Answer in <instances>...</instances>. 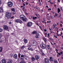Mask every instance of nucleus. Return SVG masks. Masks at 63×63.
<instances>
[{
    "label": "nucleus",
    "mask_w": 63,
    "mask_h": 63,
    "mask_svg": "<svg viewBox=\"0 0 63 63\" xmlns=\"http://www.w3.org/2000/svg\"><path fill=\"white\" fill-rule=\"evenodd\" d=\"M12 14L11 13L6 12V17L7 18L9 19L11 16Z\"/></svg>",
    "instance_id": "nucleus-1"
},
{
    "label": "nucleus",
    "mask_w": 63,
    "mask_h": 63,
    "mask_svg": "<svg viewBox=\"0 0 63 63\" xmlns=\"http://www.w3.org/2000/svg\"><path fill=\"white\" fill-rule=\"evenodd\" d=\"M40 47L42 49H46V45L44 43L41 44Z\"/></svg>",
    "instance_id": "nucleus-2"
},
{
    "label": "nucleus",
    "mask_w": 63,
    "mask_h": 63,
    "mask_svg": "<svg viewBox=\"0 0 63 63\" xmlns=\"http://www.w3.org/2000/svg\"><path fill=\"white\" fill-rule=\"evenodd\" d=\"M33 25V23L32 22H29L27 24V27H31Z\"/></svg>",
    "instance_id": "nucleus-3"
},
{
    "label": "nucleus",
    "mask_w": 63,
    "mask_h": 63,
    "mask_svg": "<svg viewBox=\"0 0 63 63\" xmlns=\"http://www.w3.org/2000/svg\"><path fill=\"white\" fill-rule=\"evenodd\" d=\"M8 5L9 7H11L13 6V2L11 1H9L8 2Z\"/></svg>",
    "instance_id": "nucleus-4"
},
{
    "label": "nucleus",
    "mask_w": 63,
    "mask_h": 63,
    "mask_svg": "<svg viewBox=\"0 0 63 63\" xmlns=\"http://www.w3.org/2000/svg\"><path fill=\"white\" fill-rule=\"evenodd\" d=\"M15 21L17 23H20L21 24L22 23H23L21 20L19 19H17L15 20Z\"/></svg>",
    "instance_id": "nucleus-5"
},
{
    "label": "nucleus",
    "mask_w": 63,
    "mask_h": 63,
    "mask_svg": "<svg viewBox=\"0 0 63 63\" xmlns=\"http://www.w3.org/2000/svg\"><path fill=\"white\" fill-rule=\"evenodd\" d=\"M49 60L47 58H45V62H43V63H49Z\"/></svg>",
    "instance_id": "nucleus-6"
},
{
    "label": "nucleus",
    "mask_w": 63,
    "mask_h": 63,
    "mask_svg": "<svg viewBox=\"0 0 63 63\" xmlns=\"http://www.w3.org/2000/svg\"><path fill=\"white\" fill-rule=\"evenodd\" d=\"M4 29L5 30H7L8 29V26L7 25H4L3 26Z\"/></svg>",
    "instance_id": "nucleus-7"
},
{
    "label": "nucleus",
    "mask_w": 63,
    "mask_h": 63,
    "mask_svg": "<svg viewBox=\"0 0 63 63\" xmlns=\"http://www.w3.org/2000/svg\"><path fill=\"white\" fill-rule=\"evenodd\" d=\"M20 17L21 19L24 21V15H21L20 16Z\"/></svg>",
    "instance_id": "nucleus-8"
},
{
    "label": "nucleus",
    "mask_w": 63,
    "mask_h": 63,
    "mask_svg": "<svg viewBox=\"0 0 63 63\" xmlns=\"http://www.w3.org/2000/svg\"><path fill=\"white\" fill-rule=\"evenodd\" d=\"M37 45V43L36 42L33 41L32 42V45L33 46H36Z\"/></svg>",
    "instance_id": "nucleus-9"
},
{
    "label": "nucleus",
    "mask_w": 63,
    "mask_h": 63,
    "mask_svg": "<svg viewBox=\"0 0 63 63\" xmlns=\"http://www.w3.org/2000/svg\"><path fill=\"white\" fill-rule=\"evenodd\" d=\"M37 17L36 16H34L33 17V16H31V18H32V19H33V20H35V19H37Z\"/></svg>",
    "instance_id": "nucleus-10"
},
{
    "label": "nucleus",
    "mask_w": 63,
    "mask_h": 63,
    "mask_svg": "<svg viewBox=\"0 0 63 63\" xmlns=\"http://www.w3.org/2000/svg\"><path fill=\"white\" fill-rule=\"evenodd\" d=\"M14 57L15 59H17V55L16 54H15L14 55Z\"/></svg>",
    "instance_id": "nucleus-11"
},
{
    "label": "nucleus",
    "mask_w": 63,
    "mask_h": 63,
    "mask_svg": "<svg viewBox=\"0 0 63 63\" xmlns=\"http://www.w3.org/2000/svg\"><path fill=\"white\" fill-rule=\"evenodd\" d=\"M7 63H13V60L12 59L9 60Z\"/></svg>",
    "instance_id": "nucleus-12"
},
{
    "label": "nucleus",
    "mask_w": 63,
    "mask_h": 63,
    "mask_svg": "<svg viewBox=\"0 0 63 63\" xmlns=\"http://www.w3.org/2000/svg\"><path fill=\"white\" fill-rule=\"evenodd\" d=\"M1 61L3 63H6V60L5 59H2Z\"/></svg>",
    "instance_id": "nucleus-13"
},
{
    "label": "nucleus",
    "mask_w": 63,
    "mask_h": 63,
    "mask_svg": "<svg viewBox=\"0 0 63 63\" xmlns=\"http://www.w3.org/2000/svg\"><path fill=\"white\" fill-rule=\"evenodd\" d=\"M35 58L36 60H38L39 59V57L38 55H36L35 56Z\"/></svg>",
    "instance_id": "nucleus-14"
},
{
    "label": "nucleus",
    "mask_w": 63,
    "mask_h": 63,
    "mask_svg": "<svg viewBox=\"0 0 63 63\" xmlns=\"http://www.w3.org/2000/svg\"><path fill=\"white\" fill-rule=\"evenodd\" d=\"M46 47L48 49H50V45H47Z\"/></svg>",
    "instance_id": "nucleus-15"
},
{
    "label": "nucleus",
    "mask_w": 63,
    "mask_h": 63,
    "mask_svg": "<svg viewBox=\"0 0 63 63\" xmlns=\"http://www.w3.org/2000/svg\"><path fill=\"white\" fill-rule=\"evenodd\" d=\"M53 16H54V15L53 16H50V18L51 19H53L54 18H55V17H53Z\"/></svg>",
    "instance_id": "nucleus-16"
},
{
    "label": "nucleus",
    "mask_w": 63,
    "mask_h": 63,
    "mask_svg": "<svg viewBox=\"0 0 63 63\" xmlns=\"http://www.w3.org/2000/svg\"><path fill=\"white\" fill-rule=\"evenodd\" d=\"M0 12L2 13L3 12V8H0Z\"/></svg>",
    "instance_id": "nucleus-17"
},
{
    "label": "nucleus",
    "mask_w": 63,
    "mask_h": 63,
    "mask_svg": "<svg viewBox=\"0 0 63 63\" xmlns=\"http://www.w3.org/2000/svg\"><path fill=\"white\" fill-rule=\"evenodd\" d=\"M24 42L25 43H27L28 41L27 39H24Z\"/></svg>",
    "instance_id": "nucleus-18"
},
{
    "label": "nucleus",
    "mask_w": 63,
    "mask_h": 63,
    "mask_svg": "<svg viewBox=\"0 0 63 63\" xmlns=\"http://www.w3.org/2000/svg\"><path fill=\"white\" fill-rule=\"evenodd\" d=\"M37 33V32L36 31H34L32 32V33L33 34H35Z\"/></svg>",
    "instance_id": "nucleus-19"
},
{
    "label": "nucleus",
    "mask_w": 63,
    "mask_h": 63,
    "mask_svg": "<svg viewBox=\"0 0 63 63\" xmlns=\"http://www.w3.org/2000/svg\"><path fill=\"white\" fill-rule=\"evenodd\" d=\"M48 36H47V37L49 38V40H51V38H49V37H50V36H49V33H48Z\"/></svg>",
    "instance_id": "nucleus-20"
},
{
    "label": "nucleus",
    "mask_w": 63,
    "mask_h": 63,
    "mask_svg": "<svg viewBox=\"0 0 63 63\" xmlns=\"http://www.w3.org/2000/svg\"><path fill=\"white\" fill-rule=\"evenodd\" d=\"M49 60H50L51 61H53V59L52 58V57H51L50 58Z\"/></svg>",
    "instance_id": "nucleus-21"
},
{
    "label": "nucleus",
    "mask_w": 63,
    "mask_h": 63,
    "mask_svg": "<svg viewBox=\"0 0 63 63\" xmlns=\"http://www.w3.org/2000/svg\"><path fill=\"white\" fill-rule=\"evenodd\" d=\"M63 53V52H60V53L59 52L58 53V54H59V55H60H60H61V54H62Z\"/></svg>",
    "instance_id": "nucleus-22"
},
{
    "label": "nucleus",
    "mask_w": 63,
    "mask_h": 63,
    "mask_svg": "<svg viewBox=\"0 0 63 63\" xmlns=\"http://www.w3.org/2000/svg\"><path fill=\"white\" fill-rule=\"evenodd\" d=\"M41 52H42V55H43V56L45 55V54L44 53V52H43V51H42V49L41 50Z\"/></svg>",
    "instance_id": "nucleus-23"
},
{
    "label": "nucleus",
    "mask_w": 63,
    "mask_h": 63,
    "mask_svg": "<svg viewBox=\"0 0 63 63\" xmlns=\"http://www.w3.org/2000/svg\"><path fill=\"white\" fill-rule=\"evenodd\" d=\"M32 61H35V58H34V57H32Z\"/></svg>",
    "instance_id": "nucleus-24"
},
{
    "label": "nucleus",
    "mask_w": 63,
    "mask_h": 63,
    "mask_svg": "<svg viewBox=\"0 0 63 63\" xmlns=\"http://www.w3.org/2000/svg\"><path fill=\"white\" fill-rule=\"evenodd\" d=\"M24 21H25V22L27 21V19L26 17L25 18H24Z\"/></svg>",
    "instance_id": "nucleus-25"
},
{
    "label": "nucleus",
    "mask_w": 63,
    "mask_h": 63,
    "mask_svg": "<svg viewBox=\"0 0 63 63\" xmlns=\"http://www.w3.org/2000/svg\"><path fill=\"white\" fill-rule=\"evenodd\" d=\"M58 16V14H57L56 13L55 14V15H54L53 17H55V16Z\"/></svg>",
    "instance_id": "nucleus-26"
},
{
    "label": "nucleus",
    "mask_w": 63,
    "mask_h": 63,
    "mask_svg": "<svg viewBox=\"0 0 63 63\" xmlns=\"http://www.w3.org/2000/svg\"><path fill=\"white\" fill-rule=\"evenodd\" d=\"M57 11L58 13H59V12H60V9H59V8H58Z\"/></svg>",
    "instance_id": "nucleus-27"
},
{
    "label": "nucleus",
    "mask_w": 63,
    "mask_h": 63,
    "mask_svg": "<svg viewBox=\"0 0 63 63\" xmlns=\"http://www.w3.org/2000/svg\"><path fill=\"white\" fill-rule=\"evenodd\" d=\"M2 51V48L0 47V52H1Z\"/></svg>",
    "instance_id": "nucleus-28"
},
{
    "label": "nucleus",
    "mask_w": 63,
    "mask_h": 63,
    "mask_svg": "<svg viewBox=\"0 0 63 63\" xmlns=\"http://www.w3.org/2000/svg\"><path fill=\"white\" fill-rule=\"evenodd\" d=\"M11 11H12V12H15V8H12L11 9Z\"/></svg>",
    "instance_id": "nucleus-29"
},
{
    "label": "nucleus",
    "mask_w": 63,
    "mask_h": 63,
    "mask_svg": "<svg viewBox=\"0 0 63 63\" xmlns=\"http://www.w3.org/2000/svg\"><path fill=\"white\" fill-rule=\"evenodd\" d=\"M43 40H44L45 42H47V40H46V38H43Z\"/></svg>",
    "instance_id": "nucleus-30"
},
{
    "label": "nucleus",
    "mask_w": 63,
    "mask_h": 63,
    "mask_svg": "<svg viewBox=\"0 0 63 63\" xmlns=\"http://www.w3.org/2000/svg\"><path fill=\"white\" fill-rule=\"evenodd\" d=\"M54 62L55 63H58V62L56 60H54Z\"/></svg>",
    "instance_id": "nucleus-31"
},
{
    "label": "nucleus",
    "mask_w": 63,
    "mask_h": 63,
    "mask_svg": "<svg viewBox=\"0 0 63 63\" xmlns=\"http://www.w3.org/2000/svg\"><path fill=\"white\" fill-rule=\"evenodd\" d=\"M36 35L37 36H40V34L38 33H37L36 34Z\"/></svg>",
    "instance_id": "nucleus-32"
},
{
    "label": "nucleus",
    "mask_w": 63,
    "mask_h": 63,
    "mask_svg": "<svg viewBox=\"0 0 63 63\" xmlns=\"http://www.w3.org/2000/svg\"><path fill=\"white\" fill-rule=\"evenodd\" d=\"M48 17L47 18V20H49V21L50 20V18L49 17V16H48Z\"/></svg>",
    "instance_id": "nucleus-33"
},
{
    "label": "nucleus",
    "mask_w": 63,
    "mask_h": 63,
    "mask_svg": "<svg viewBox=\"0 0 63 63\" xmlns=\"http://www.w3.org/2000/svg\"><path fill=\"white\" fill-rule=\"evenodd\" d=\"M13 54L12 53H11L10 54V57H13Z\"/></svg>",
    "instance_id": "nucleus-34"
},
{
    "label": "nucleus",
    "mask_w": 63,
    "mask_h": 63,
    "mask_svg": "<svg viewBox=\"0 0 63 63\" xmlns=\"http://www.w3.org/2000/svg\"><path fill=\"white\" fill-rule=\"evenodd\" d=\"M24 14H26V15H27V16H28V15H29L28 13H27V12H25Z\"/></svg>",
    "instance_id": "nucleus-35"
},
{
    "label": "nucleus",
    "mask_w": 63,
    "mask_h": 63,
    "mask_svg": "<svg viewBox=\"0 0 63 63\" xmlns=\"http://www.w3.org/2000/svg\"><path fill=\"white\" fill-rule=\"evenodd\" d=\"M2 31H3V29L1 28H0V32H2Z\"/></svg>",
    "instance_id": "nucleus-36"
},
{
    "label": "nucleus",
    "mask_w": 63,
    "mask_h": 63,
    "mask_svg": "<svg viewBox=\"0 0 63 63\" xmlns=\"http://www.w3.org/2000/svg\"><path fill=\"white\" fill-rule=\"evenodd\" d=\"M57 25L56 24H53V26H55V27H56V26Z\"/></svg>",
    "instance_id": "nucleus-37"
},
{
    "label": "nucleus",
    "mask_w": 63,
    "mask_h": 63,
    "mask_svg": "<svg viewBox=\"0 0 63 63\" xmlns=\"http://www.w3.org/2000/svg\"><path fill=\"white\" fill-rule=\"evenodd\" d=\"M2 36V34L1 33H0V39L1 38Z\"/></svg>",
    "instance_id": "nucleus-38"
},
{
    "label": "nucleus",
    "mask_w": 63,
    "mask_h": 63,
    "mask_svg": "<svg viewBox=\"0 0 63 63\" xmlns=\"http://www.w3.org/2000/svg\"><path fill=\"white\" fill-rule=\"evenodd\" d=\"M52 51V49L51 48H50V52H51V51Z\"/></svg>",
    "instance_id": "nucleus-39"
},
{
    "label": "nucleus",
    "mask_w": 63,
    "mask_h": 63,
    "mask_svg": "<svg viewBox=\"0 0 63 63\" xmlns=\"http://www.w3.org/2000/svg\"><path fill=\"white\" fill-rule=\"evenodd\" d=\"M18 56L19 58H20V53L18 54Z\"/></svg>",
    "instance_id": "nucleus-40"
},
{
    "label": "nucleus",
    "mask_w": 63,
    "mask_h": 63,
    "mask_svg": "<svg viewBox=\"0 0 63 63\" xmlns=\"http://www.w3.org/2000/svg\"><path fill=\"white\" fill-rule=\"evenodd\" d=\"M30 50H31L32 51H34V49H33L31 48Z\"/></svg>",
    "instance_id": "nucleus-41"
},
{
    "label": "nucleus",
    "mask_w": 63,
    "mask_h": 63,
    "mask_svg": "<svg viewBox=\"0 0 63 63\" xmlns=\"http://www.w3.org/2000/svg\"><path fill=\"white\" fill-rule=\"evenodd\" d=\"M31 48L29 47L28 48V50H30Z\"/></svg>",
    "instance_id": "nucleus-42"
},
{
    "label": "nucleus",
    "mask_w": 63,
    "mask_h": 63,
    "mask_svg": "<svg viewBox=\"0 0 63 63\" xmlns=\"http://www.w3.org/2000/svg\"><path fill=\"white\" fill-rule=\"evenodd\" d=\"M39 26V27L41 29V30H42V27H41V26Z\"/></svg>",
    "instance_id": "nucleus-43"
},
{
    "label": "nucleus",
    "mask_w": 63,
    "mask_h": 63,
    "mask_svg": "<svg viewBox=\"0 0 63 63\" xmlns=\"http://www.w3.org/2000/svg\"><path fill=\"white\" fill-rule=\"evenodd\" d=\"M35 38L37 39H38L39 38V36H35Z\"/></svg>",
    "instance_id": "nucleus-44"
},
{
    "label": "nucleus",
    "mask_w": 63,
    "mask_h": 63,
    "mask_svg": "<svg viewBox=\"0 0 63 63\" xmlns=\"http://www.w3.org/2000/svg\"><path fill=\"white\" fill-rule=\"evenodd\" d=\"M50 22H51V21H47V23H50Z\"/></svg>",
    "instance_id": "nucleus-45"
},
{
    "label": "nucleus",
    "mask_w": 63,
    "mask_h": 63,
    "mask_svg": "<svg viewBox=\"0 0 63 63\" xmlns=\"http://www.w3.org/2000/svg\"><path fill=\"white\" fill-rule=\"evenodd\" d=\"M21 48L22 49H24V46H23L22 47H21Z\"/></svg>",
    "instance_id": "nucleus-46"
},
{
    "label": "nucleus",
    "mask_w": 63,
    "mask_h": 63,
    "mask_svg": "<svg viewBox=\"0 0 63 63\" xmlns=\"http://www.w3.org/2000/svg\"><path fill=\"white\" fill-rule=\"evenodd\" d=\"M35 9H38V8H37V6H35L34 7Z\"/></svg>",
    "instance_id": "nucleus-47"
},
{
    "label": "nucleus",
    "mask_w": 63,
    "mask_h": 63,
    "mask_svg": "<svg viewBox=\"0 0 63 63\" xmlns=\"http://www.w3.org/2000/svg\"><path fill=\"white\" fill-rule=\"evenodd\" d=\"M36 24L37 25H38V26H40L39 25V24L37 23H36Z\"/></svg>",
    "instance_id": "nucleus-48"
},
{
    "label": "nucleus",
    "mask_w": 63,
    "mask_h": 63,
    "mask_svg": "<svg viewBox=\"0 0 63 63\" xmlns=\"http://www.w3.org/2000/svg\"><path fill=\"white\" fill-rule=\"evenodd\" d=\"M36 51H37V52H38V53H39L40 52V51H38L37 50H36Z\"/></svg>",
    "instance_id": "nucleus-49"
},
{
    "label": "nucleus",
    "mask_w": 63,
    "mask_h": 63,
    "mask_svg": "<svg viewBox=\"0 0 63 63\" xmlns=\"http://www.w3.org/2000/svg\"><path fill=\"white\" fill-rule=\"evenodd\" d=\"M14 18V16H12V17H11V19H12V18Z\"/></svg>",
    "instance_id": "nucleus-50"
},
{
    "label": "nucleus",
    "mask_w": 63,
    "mask_h": 63,
    "mask_svg": "<svg viewBox=\"0 0 63 63\" xmlns=\"http://www.w3.org/2000/svg\"><path fill=\"white\" fill-rule=\"evenodd\" d=\"M24 13H25V12H26V9H24Z\"/></svg>",
    "instance_id": "nucleus-51"
},
{
    "label": "nucleus",
    "mask_w": 63,
    "mask_h": 63,
    "mask_svg": "<svg viewBox=\"0 0 63 63\" xmlns=\"http://www.w3.org/2000/svg\"><path fill=\"white\" fill-rule=\"evenodd\" d=\"M55 28H56V29H57V30H58V28L57 27H56Z\"/></svg>",
    "instance_id": "nucleus-52"
},
{
    "label": "nucleus",
    "mask_w": 63,
    "mask_h": 63,
    "mask_svg": "<svg viewBox=\"0 0 63 63\" xmlns=\"http://www.w3.org/2000/svg\"><path fill=\"white\" fill-rule=\"evenodd\" d=\"M49 10H50V11H51V8H50L48 9V11H49Z\"/></svg>",
    "instance_id": "nucleus-53"
},
{
    "label": "nucleus",
    "mask_w": 63,
    "mask_h": 63,
    "mask_svg": "<svg viewBox=\"0 0 63 63\" xmlns=\"http://www.w3.org/2000/svg\"><path fill=\"white\" fill-rule=\"evenodd\" d=\"M24 57V55H21V57Z\"/></svg>",
    "instance_id": "nucleus-54"
},
{
    "label": "nucleus",
    "mask_w": 63,
    "mask_h": 63,
    "mask_svg": "<svg viewBox=\"0 0 63 63\" xmlns=\"http://www.w3.org/2000/svg\"><path fill=\"white\" fill-rule=\"evenodd\" d=\"M45 8H48V6L47 5L45 6Z\"/></svg>",
    "instance_id": "nucleus-55"
},
{
    "label": "nucleus",
    "mask_w": 63,
    "mask_h": 63,
    "mask_svg": "<svg viewBox=\"0 0 63 63\" xmlns=\"http://www.w3.org/2000/svg\"><path fill=\"white\" fill-rule=\"evenodd\" d=\"M52 14H55V13L53 12L52 11Z\"/></svg>",
    "instance_id": "nucleus-56"
},
{
    "label": "nucleus",
    "mask_w": 63,
    "mask_h": 63,
    "mask_svg": "<svg viewBox=\"0 0 63 63\" xmlns=\"http://www.w3.org/2000/svg\"><path fill=\"white\" fill-rule=\"evenodd\" d=\"M53 29H54L55 28V26H53Z\"/></svg>",
    "instance_id": "nucleus-57"
},
{
    "label": "nucleus",
    "mask_w": 63,
    "mask_h": 63,
    "mask_svg": "<svg viewBox=\"0 0 63 63\" xmlns=\"http://www.w3.org/2000/svg\"><path fill=\"white\" fill-rule=\"evenodd\" d=\"M13 14H14V15H15V14H16V13L14 12H13Z\"/></svg>",
    "instance_id": "nucleus-58"
},
{
    "label": "nucleus",
    "mask_w": 63,
    "mask_h": 63,
    "mask_svg": "<svg viewBox=\"0 0 63 63\" xmlns=\"http://www.w3.org/2000/svg\"><path fill=\"white\" fill-rule=\"evenodd\" d=\"M47 29L44 30V31L45 32H47Z\"/></svg>",
    "instance_id": "nucleus-59"
},
{
    "label": "nucleus",
    "mask_w": 63,
    "mask_h": 63,
    "mask_svg": "<svg viewBox=\"0 0 63 63\" xmlns=\"http://www.w3.org/2000/svg\"><path fill=\"white\" fill-rule=\"evenodd\" d=\"M59 54H57V57H59V55H58Z\"/></svg>",
    "instance_id": "nucleus-60"
},
{
    "label": "nucleus",
    "mask_w": 63,
    "mask_h": 63,
    "mask_svg": "<svg viewBox=\"0 0 63 63\" xmlns=\"http://www.w3.org/2000/svg\"><path fill=\"white\" fill-rule=\"evenodd\" d=\"M50 32L51 33H54V32H53L51 31H50Z\"/></svg>",
    "instance_id": "nucleus-61"
},
{
    "label": "nucleus",
    "mask_w": 63,
    "mask_h": 63,
    "mask_svg": "<svg viewBox=\"0 0 63 63\" xmlns=\"http://www.w3.org/2000/svg\"><path fill=\"white\" fill-rule=\"evenodd\" d=\"M60 23H62V24H63V22L62 21H61Z\"/></svg>",
    "instance_id": "nucleus-62"
},
{
    "label": "nucleus",
    "mask_w": 63,
    "mask_h": 63,
    "mask_svg": "<svg viewBox=\"0 0 63 63\" xmlns=\"http://www.w3.org/2000/svg\"><path fill=\"white\" fill-rule=\"evenodd\" d=\"M62 24H60V26H61V27H62Z\"/></svg>",
    "instance_id": "nucleus-63"
},
{
    "label": "nucleus",
    "mask_w": 63,
    "mask_h": 63,
    "mask_svg": "<svg viewBox=\"0 0 63 63\" xmlns=\"http://www.w3.org/2000/svg\"><path fill=\"white\" fill-rule=\"evenodd\" d=\"M20 63H23V62H22V61H21L20 62Z\"/></svg>",
    "instance_id": "nucleus-64"
}]
</instances>
